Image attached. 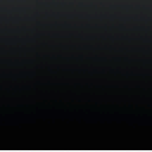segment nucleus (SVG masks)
Here are the masks:
<instances>
[{
  "mask_svg": "<svg viewBox=\"0 0 152 152\" xmlns=\"http://www.w3.org/2000/svg\"><path fill=\"white\" fill-rule=\"evenodd\" d=\"M139 124H140V122H139Z\"/></svg>",
  "mask_w": 152,
  "mask_h": 152,
  "instance_id": "2",
  "label": "nucleus"
},
{
  "mask_svg": "<svg viewBox=\"0 0 152 152\" xmlns=\"http://www.w3.org/2000/svg\"><path fill=\"white\" fill-rule=\"evenodd\" d=\"M123 107H126V102L125 101H124V104H123Z\"/></svg>",
  "mask_w": 152,
  "mask_h": 152,
  "instance_id": "1",
  "label": "nucleus"
}]
</instances>
